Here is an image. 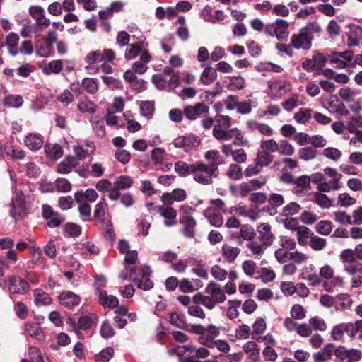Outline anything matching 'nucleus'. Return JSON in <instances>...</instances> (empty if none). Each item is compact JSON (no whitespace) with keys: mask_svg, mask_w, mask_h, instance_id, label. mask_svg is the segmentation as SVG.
<instances>
[{"mask_svg":"<svg viewBox=\"0 0 362 362\" xmlns=\"http://www.w3.org/2000/svg\"><path fill=\"white\" fill-rule=\"evenodd\" d=\"M232 118L228 115H218L215 118V125L213 129V136L220 141H229L234 138L233 144L238 146H246L248 141L244 137L242 132L237 127L229 128L231 126Z\"/></svg>","mask_w":362,"mask_h":362,"instance_id":"1","label":"nucleus"},{"mask_svg":"<svg viewBox=\"0 0 362 362\" xmlns=\"http://www.w3.org/2000/svg\"><path fill=\"white\" fill-rule=\"evenodd\" d=\"M206 295L196 293L192 300L194 303L202 304L208 310H213L217 304L223 303L226 299L224 291L214 281H210L205 288Z\"/></svg>","mask_w":362,"mask_h":362,"instance_id":"2","label":"nucleus"},{"mask_svg":"<svg viewBox=\"0 0 362 362\" xmlns=\"http://www.w3.org/2000/svg\"><path fill=\"white\" fill-rule=\"evenodd\" d=\"M321 30L322 28L317 22H310L300 28L298 33L291 35L290 45L296 49L308 50L311 47L314 34L320 33Z\"/></svg>","mask_w":362,"mask_h":362,"instance_id":"3","label":"nucleus"},{"mask_svg":"<svg viewBox=\"0 0 362 362\" xmlns=\"http://www.w3.org/2000/svg\"><path fill=\"white\" fill-rule=\"evenodd\" d=\"M320 276L325 280L322 286L327 292H332L336 287L344 286L343 278L334 276V270L329 264H325L320 269Z\"/></svg>","mask_w":362,"mask_h":362,"instance_id":"4","label":"nucleus"},{"mask_svg":"<svg viewBox=\"0 0 362 362\" xmlns=\"http://www.w3.org/2000/svg\"><path fill=\"white\" fill-rule=\"evenodd\" d=\"M339 260L343 265L344 271L349 275L362 273V263L354 257L352 249L343 250L339 255Z\"/></svg>","mask_w":362,"mask_h":362,"instance_id":"5","label":"nucleus"},{"mask_svg":"<svg viewBox=\"0 0 362 362\" xmlns=\"http://www.w3.org/2000/svg\"><path fill=\"white\" fill-rule=\"evenodd\" d=\"M192 175L197 182L203 185L211 184L213 181L212 177H218L217 175L206 167V164L202 162L195 163V166Z\"/></svg>","mask_w":362,"mask_h":362,"instance_id":"6","label":"nucleus"},{"mask_svg":"<svg viewBox=\"0 0 362 362\" xmlns=\"http://www.w3.org/2000/svg\"><path fill=\"white\" fill-rule=\"evenodd\" d=\"M133 179L128 175H120L115 178L113 182V187L108 194V198L111 201H116L120 197V190H127L132 187Z\"/></svg>","mask_w":362,"mask_h":362,"instance_id":"7","label":"nucleus"},{"mask_svg":"<svg viewBox=\"0 0 362 362\" xmlns=\"http://www.w3.org/2000/svg\"><path fill=\"white\" fill-rule=\"evenodd\" d=\"M152 271L148 266H143L138 269L136 277H134L133 281L137 287L144 291H148L153 286V281L149 279Z\"/></svg>","mask_w":362,"mask_h":362,"instance_id":"8","label":"nucleus"},{"mask_svg":"<svg viewBox=\"0 0 362 362\" xmlns=\"http://www.w3.org/2000/svg\"><path fill=\"white\" fill-rule=\"evenodd\" d=\"M173 144L175 148H182L186 152H189L199 146L200 139L198 136L192 135L180 136L174 139Z\"/></svg>","mask_w":362,"mask_h":362,"instance_id":"9","label":"nucleus"},{"mask_svg":"<svg viewBox=\"0 0 362 362\" xmlns=\"http://www.w3.org/2000/svg\"><path fill=\"white\" fill-rule=\"evenodd\" d=\"M10 206L11 207L10 214L13 218L24 217L27 209L25 194L21 192L17 193L16 199L11 202Z\"/></svg>","mask_w":362,"mask_h":362,"instance_id":"10","label":"nucleus"},{"mask_svg":"<svg viewBox=\"0 0 362 362\" xmlns=\"http://www.w3.org/2000/svg\"><path fill=\"white\" fill-rule=\"evenodd\" d=\"M209 112V107L203 103H197L194 105H187L184 107L183 114L189 120H195L202 117Z\"/></svg>","mask_w":362,"mask_h":362,"instance_id":"11","label":"nucleus"},{"mask_svg":"<svg viewBox=\"0 0 362 362\" xmlns=\"http://www.w3.org/2000/svg\"><path fill=\"white\" fill-rule=\"evenodd\" d=\"M42 216L47 221V224L50 228L59 227L65 220L62 215L47 204L42 206Z\"/></svg>","mask_w":362,"mask_h":362,"instance_id":"12","label":"nucleus"},{"mask_svg":"<svg viewBox=\"0 0 362 362\" xmlns=\"http://www.w3.org/2000/svg\"><path fill=\"white\" fill-rule=\"evenodd\" d=\"M172 204H163L156 207V211L165 220L164 225L170 227L177 224V211L172 206Z\"/></svg>","mask_w":362,"mask_h":362,"instance_id":"13","label":"nucleus"},{"mask_svg":"<svg viewBox=\"0 0 362 362\" xmlns=\"http://www.w3.org/2000/svg\"><path fill=\"white\" fill-rule=\"evenodd\" d=\"M148 44L143 40H139L134 43L129 44L126 47L124 57L127 60H132L139 55L140 56L144 51H148L146 47Z\"/></svg>","mask_w":362,"mask_h":362,"instance_id":"14","label":"nucleus"},{"mask_svg":"<svg viewBox=\"0 0 362 362\" xmlns=\"http://www.w3.org/2000/svg\"><path fill=\"white\" fill-rule=\"evenodd\" d=\"M204 158L209 161L206 167L218 175V166L224 163L220 153L217 150H209L205 153Z\"/></svg>","mask_w":362,"mask_h":362,"instance_id":"15","label":"nucleus"},{"mask_svg":"<svg viewBox=\"0 0 362 362\" xmlns=\"http://www.w3.org/2000/svg\"><path fill=\"white\" fill-rule=\"evenodd\" d=\"M180 223L184 226L182 229V234L188 238H194L195 235L194 228L197 226V222L188 211H186L183 213Z\"/></svg>","mask_w":362,"mask_h":362,"instance_id":"16","label":"nucleus"},{"mask_svg":"<svg viewBox=\"0 0 362 362\" xmlns=\"http://www.w3.org/2000/svg\"><path fill=\"white\" fill-rule=\"evenodd\" d=\"M344 333L353 338L354 329L352 322L340 323L335 325L331 332V337L334 341H340L343 339Z\"/></svg>","mask_w":362,"mask_h":362,"instance_id":"17","label":"nucleus"},{"mask_svg":"<svg viewBox=\"0 0 362 362\" xmlns=\"http://www.w3.org/2000/svg\"><path fill=\"white\" fill-rule=\"evenodd\" d=\"M186 198V191L183 189L176 188L171 192H164L160 197V200L163 204H173L175 202H183Z\"/></svg>","mask_w":362,"mask_h":362,"instance_id":"18","label":"nucleus"},{"mask_svg":"<svg viewBox=\"0 0 362 362\" xmlns=\"http://www.w3.org/2000/svg\"><path fill=\"white\" fill-rule=\"evenodd\" d=\"M9 291L12 293H25L29 288L28 283L22 278L16 276H11L8 279Z\"/></svg>","mask_w":362,"mask_h":362,"instance_id":"19","label":"nucleus"},{"mask_svg":"<svg viewBox=\"0 0 362 362\" xmlns=\"http://www.w3.org/2000/svg\"><path fill=\"white\" fill-rule=\"evenodd\" d=\"M349 28L347 45L349 47L358 46L359 40L362 38V28L355 24L349 25Z\"/></svg>","mask_w":362,"mask_h":362,"instance_id":"20","label":"nucleus"},{"mask_svg":"<svg viewBox=\"0 0 362 362\" xmlns=\"http://www.w3.org/2000/svg\"><path fill=\"white\" fill-rule=\"evenodd\" d=\"M103 61V58L102 57L101 50H95L91 51L85 57V62L88 64V66H86V71L89 74L96 73L98 70V68H95L93 64L95 63H99Z\"/></svg>","mask_w":362,"mask_h":362,"instance_id":"21","label":"nucleus"},{"mask_svg":"<svg viewBox=\"0 0 362 362\" xmlns=\"http://www.w3.org/2000/svg\"><path fill=\"white\" fill-rule=\"evenodd\" d=\"M24 144L30 151H36L42 148L44 141L40 134L30 133L25 136Z\"/></svg>","mask_w":362,"mask_h":362,"instance_id":"22","label":"nucleus"},{"mask_svg":"<svg viewBox=\"0 0 362 362\" xmlns=\"http://www.w3.org/2000/svg\"><path fill=\"white\" fill-rule=\"evenodd\" d=\"M52 45L51 42L45 38H40L35 42L36 54L40 57L46 58L52 55Z\"/></svg>","mask_w":362,"mask_h":362,"instance_id":"23","label":"nucleus"},{"mask_svg":"<svg viewBox=\"0 0 362 362\" xmlns=\"http://www.w3.org/2000/svg\"><path fill=\"white\" fill-rule=\"evenodd\" d=\"M259 236V240L266 245H271L274 240V236L271 232V226L267 223H261L257 229Z\"/></svg>","mask_w":362,"mask_h":362,"instance_id":"24","label":"nucleus"},{"mask_svg":"<svg viewBox=\"0 0 362 362\" xmlns=\"http://www.w3.org/2000/svg\"><path fill=\"white\" fill-rule=\"evenodd\" d=\"M58 298L60 304L69 308L76 306L80 303V298L71 291L62 292Z\"/></svg>","mask_w":362,"mask_h":362,"instance_id":"25","label":"nucleus"},{"mask_svg":"<svg viewBox=\"0 0 362 362\" xmlns=\"http://www.w3.org/2000/svg\"><path fill=\"white\" fill-rule=\"evenodd\" d=\"M98 197L97 192L92 188H89L86 191L78 190L74 194V198L77 203H86V201L94 202Z\"/></svg>","mask_w":362,"mask_h":362,"instance_id":"26","label":"nucleus"},{"mask_svg":"<svg viewBox=\"0 0 362 362\" xmlns=\"http://www.w3.org/2000/svg\"><path fill=\"white\" fill-rule=\"evenodd\" d=\"M151 59V56L148 51H144L139 57V60L132 64L133 71L139 74L145 73L148 69L146 64Z\"/></svg>","mask_w":362,"mask_h":362,"instance_id":"27","label":"nucleus"},{"mask_svg":"<svg viewBox=\"0 0 362 362\" xmlns=\"http://www.w3.org/2000/svg\"><path fill=\"white\" fill-rule=\"evenodd\" d=\"M28 12L30 16L35 21L34 23H51L50 20L46 17L45 11L42 7L40 6H31L28 9Z\"/></svg>","mask_w":362,"mask_h":362,"instance_id":"28","label":"nucleus"},{"mask_svg":"<svg viewBox=\"0 0 362 362\" xmlns=\"http://www.w3.org/2000/svg\"><path fill=\"white\" fill-rule=\"evenodd\" d=\"M98 295L99 303L104 308H115L118 306L119 300L117 297L108 295L107 291L100 290Z\"/></svg>","mask_w":362,"mask_h":362,"instance_id":"29","label":"nucleus"},{"mask_svg":"<svg viewBox=\"0 0 362 362\" xmlns=\"http://www.w3.org/2000/svg\"><path fill=\"white\" fill-rule=\"evenodd\" d=\"M204 214L213 226L221 227L222 226L223 219L221 213L218 212V211L213 207L207 208L204 211Z\"/></svg>","mask_w":362,"mask_h":362,"instance_id":"30","label":"nucleus"},{"mask_svg":"<svg viewBox=\"0 0 362 362\" xmlns=\"http://www.w3.org/2000/svg\"><path fill=\"white\" fill-rule=\"evenodd\" d=\"M342 175H339L337 178H332L329 181H324L323 183L317 186L320 192H329L331 191L338 190L341 187L340 180Z\"/></svg>","mask_w":362,"mask_h":362,"instance_id":"31","label":"nucleus"},{"mask_svg":"<svg viewBox=\"0 0 362 362\" xmlns=\"http://www.w3.org/2000/svg\"><path fill=\"white\" fill-rule=\"evenodd\" d=\"M244 352L249 355L250 358L254 361H259L260 358V349L254 341H249L243 346Z\"/></svg>","mask_w":362,"mask_h":362,"instance_id":"32","label":"nucleus"},{"mask_svg":"<svg viewBox=\"0 0 362 362\" xmlns=\"http://www.w3.org/2000/svg\"><path fill=\"white\" fill-rule=\"evenodd\" d=\"M329 109L330 112H336L340 116H346L349 114L344 103L334 96L331 97L329 100Z\"/></svg>","mask_w":362,"mask_h":362,"instance_id":"33","label":"nucleus"},{"mask_svg":"<svg viewBox=\"0 0 362 362\" xmlns=\"http://www.w3.org/2000/svg\"><path fill=\"white\" fill-rule=\"evenodd\" d=\"M276 37L279 40L283 41L288 37V23L284 19H277L275 23Z\"/></svg>","mask_w":362,"mask_h":362,"instance_id":"34","label":"nucleus"},{"mask_svg":"<svg viewBox=\"0 0 362 362\" xmlns=\"http://www.w3.org/2000/svg\"><path fill=\"white\" fill-rule=\"evenodd\" d=\"M195 163L188 164L180 160L174 164V170L180 177H187L192 173Z\"/></svg>","mask_w":362,"mask_h":362,"instance_id":"35","label":"nucleus"},{"mask_svg":"<svg viewBox=\"0 0 362 362\" xmlns=\"http://www.w3.org/2000/svg\"><path fill=\"white\" fill-rule=\"evenodd\" d=\"M310 179L307 175H301L296 180H294L295 187L293 192L297 195H300L305 189L310 187Z\"/></svg>","mask_w":362,"mask_h":362,"instance_id":"36","label":"nucleus"},{"mask_svg":"<svg viewBox=\"0 0 362 362\" xmlns=\"http://www.w3.org/2000/svg\"><path fill=\"white\" fill-rule=\"evenodd\" d=\"M25 331L33 338L42 341L45 339V334L42 329L35 323L27 322L24 325Z\"/></svg>","mask_w":362,"mask_h":362,"instance_id":"37","label":"nucleus"},{"mask_svg":"<svg viewBox=\"0 0 362 362\" xmlns=\"http://www.w3.org/2000/svg\"><path fill=\"white\" fill-rule=\"evenodd\" d=\"M34 303L37 306L47 305L52 303L49 295L41 289L34 291Z\"/></svg>","mask_w":362,"mask_h":362,"instance_id":"38","label":"nucleus"},{"mask_svg":"<svg viewBox=\"0 0 362 362\" xmlns=\"http://www.w3.org/2000/svg\"><path fill=\"white\" fill-rule=\"evenodd\" d=\"M267 324L263 318L257 319L252 324V337L254 340L259 341L260 336L265 331Z\"/></svg>","mask_w":362,"mask_h":362,"instance_id":"39","label":"nucleus"},{"mask_svg":"<svg viewBox=\"0 0 362 362\" xmlns=\"http://www.w3.org/2000/svg\"><path fill=\"white\" fill-rule=\"evenodd\" d=\"M19 41L18 35L11 32L6 37V45L8 47V52L12 56H16L18 53L17 47Z\"/></svg>","mask_w":362,"mask_h":362,"instance_id":"40","label":"nucleus"},{"mask_svg":"<svg viewBox=\"0 0 362 362\" xmlns=\"http://www.w3.org/2000/svg\"><path fill=\"white\" fill-rule=\"evenodd\" d=\"M217 77V72L215 69L207 66L202 71L200 76V81L204 85L211 84Z\"/></svg>","mask_w":362,"mask_h":362,"instance_id":"41","label":"nucleus"},{"mask_svg":"<svg viewBox=\"0 0 362 362\" xmlns=\"http://www.w3.org/2000/svg\"><path fill=\"white\" fill-rule=\"evenodd\" d=\"M313 232L305 226H300L296 230V238L300 245L304 246L307 244L308 239L312 237Z\"/></svg>","mask_w":362,"mask_h":362,"instance_id":"42","label":"nucleus"},{"mask_svg":"<svg viewBox=\"0 0 362 362\" xmlns=\"http://www.w3.org/2000/svg\"><path fill=\"white\" fill-rule=\"evenodd\" d=\"M107 209V204L105 202H98L94 209V217L98 221L102 223H105L110 221L109 219L105 217L106 211Z\"/></svg>","mask_w":362,"mask_h":362,"instance_id":"43","label":"nucleus"},{"mask_svg":"<svg viewBox=\"0 0 362 362\" xmlns=\"http://www.w3.org/2000/svg\"><path fill=\"white\" fill-rule=\"evenodd\" d=\"M28 356L33 362H52L46 356H43L39 348L30 346L28 350Z\"/></svg>","mask_w":362,"mask_h":362,"instance_id":"44","label":"nucleus"},{"mask_svg":"<svg viewBox=\"0 0 362 362\" xmlns=\"http://www.w3.org/2000/svg\"><path fill=\"white\" fill-rule=\"evenodd\" d=\"M240 252V250L237 247H232L226 244L222 246L223 256L230 262H233L239 255Z\"/></svg>","mask_w":362,"mask_h":362,"instance_id":"45","label":"nucleus"},{"mask_svg":"<svg viewBox=\"0 0 362 362\" xmlns=\"http://www.w3.org/2000/svg\"><path fill=\"white\" fill-rule=\"evenodd\" d=\"M45 150L47 156L54 160L59 159L63 154L62 146L57 144H46Z\"/></svg>","mask_w":362,"mask_h":362,"instance_id":"46","label":"nucleus"},{"mask_svg":"<svg viewBox=\"0 0 362 362\" xmlns=\"http://www.w3.org/2000/svg\"><path fill=\"white\" fill-rule=\"evenodd\" d=\"M322 192H317L313 194L314 202L323 209H328L332 205V201L329 197Z\"/></svg>","mask_w":362,"mask_h":362,"instance_id":"47","label":"nucleus"},{"mask_svg":"<svg viewBox=\"0 0 362 362\" xmlns=\"http://www.w3.org/2000/svg\"><path fill=\"white\" fill-rule=\"evenodd\" d=\"M279 144L274 139L262 140L260 143V148L262 151L268 154L278 152L279 150Z\"/></svg>","mask_w":362,"mask_h":362,"instance_id":"48","label":"nucleus"},{"mask_svg":"<svg viewBox=\"0 0 362 362\" xmlns=\"http://www.w3.org/2000/svg\"><path fill=\"white\" fill-rule=\"evenodd\" d=\"M313 112V110L303 107L294 114L293 118L299 124H305L312 117Z\"/></svg>","mask_w":362,"mask_h":362,"instance_id":"49","label":"nucleus"},{"mask_svg":"<svg viewBox=\"0 0 362 362\" xmlns=\"http://www.w3.org/2000/svg\"><path fill=\"white\" fill-rule=\"evenodd\" d=\"M63 68V63L62 60H52L45 66L42 69V72L46 75L51 74H59Z\"/></svg>","mask_w":362,"mask_h":362,"instance_id":"50","label":"nucleus"},{"mask_svg":"<svg viewBox=\"0 0 362 362\" xmlns=\"http://www.w3.org/2000/svg\"><path fill=\"white\" fill-rule=\"evenodd\" d=\"M311 329L324 332L327 329V325L324 319L319 316H314L308 320Z\"/></svg>","mask_w":362,"mask_h":362,"instance_id":"51","label":"nucleus"},{"mask_svg":"<svg viewBox=\"0 0 362 362\" xmlns=\"http://www.w3.org/2000/svg\"><path fill=\"white\" fill-rule=\"evenodd\" d=\"M259 243L257 241L252 240L247 245L255 258H259L263 255L265 249L269 247V245H264V243Z\"/></svg>","mask_w":362,"mask_h":362,"instance_id":"52","label":"nucleus"},{"mask_svg":"<svg viewBox=\"0 0 362 362\" xmlns=\"http://www.w3.org/2000/svg\"><path fill=\"white\" fill-rule=\"evenodd\" d=\"M303 105L298 94L293 95L290 98L281 103L283 108L288 112L293 110L298 105Z\"/></svg>","mask_w":362,"mask_h":362,"instance_id":"53","label":"nucleus"},{"mask_svg":"<svg viewBox=\"0 0 362 362\" xmlns=\"http://www.w3.org/2000/svg\"><path fill=\"white\" fill-rule=\"evenodd\" d=\"M362 128V116H356L350 118L347 123V130L351 134H356Z\"/></svg>","mask_w":362,"mask_h":362,"instance_id":"54","label":"nucleus"},{"mask_svg":"<svg viewBox=\"0 0 362 362\" xmlns=\"http://www.w3.org/2000/svg\"><path fill=\"white\" fill-rule=\"evenodd\" d=\"M315 228L317 233L328 235L332 232V223L329 221L322 220L316 224Z\"/></svg>","mask_w":362,"mask_h":362,"instance_id":"55","label":"nucleus"},{"mask_svg":"<svg viewBox=\"0 0 362 362\" xmlns=\"http://www.w3.org/2000/svg\"><path fill=\"white\" fill-rule=\"evenodd\" d=\"M165 154V150L163 148L157 147L153 148L151 153V158L153 165L156 166L161 164L164 160Z\"/></svg>","mask_w":362,"mask_h":362,"instance_id":"56","label":"nucleus"},{"mask_svg":"<svg viewBox=\"0 0 362 362\" xmlns=\"http://www.w3.org/2000/svg\"><path fill=\"white\" fill-rule=\"evenodd\" d=\"M245 86V79L241 76H233L230 78L228 89L231 91L242 90Z\"/></svg>","mask_w":362,"mask_h":362,"instance_id":"57","label":"nucleus"},{"mask_svg":"<svg viewBox=\"0 0 362 362\" xmlns=\"http://www.w3.org/2000/svg\"><path fill=\"white\" fill-rule=\"evenodd\" d=\"M274 157L272 154H268L267 153L262 151H259L257 153V156L255 159L262 168L269 166L273 161Z\"/></svg>","mask_w":362,"mask_h":362,"instance_id":"58","label":"nucleus"},{"mask_svg":"<svg viewBox=\"0 0 362 362\" xmlns=\"http://www.w3.org/2000/svg\"><path fill=\"white\" fill-rule=\"evenodd\" d=\"M229 307L227 309V317L233 320L238 317L239 312L238 308L240 306L241 302L238 300H231L228 301Z\"/></svg>","mask_w":362,"mask_h":362,"instance_id":"59","label":"nucleus"},{"mask_svg":"<svg viewBox=\"0 0 362 362\" xmlns=\"http://www.w3.org/2000/svg\"><path fill=\"white\" fill-rule=\"evenodd\" d=\"M113 355V348L107 347L95 354L94 358L96 362H107L112 358Z\"/></svg>","mask_w":362,"mask_h":362,"instance_id":"60","label":"nucleus"},{"mask_svg":"<svg viewBox=\"0 0 362 362\" xmlns=\"http://www.w3.org/2000/svg\"><path fill=\"white\" fill-rule=\"evenodd\" d=\"M23 103V99L18 95H10L4 99L5 105L10 107L18 108L22 106Z\"/></svg>","mask_w":362,"mask_h":362,"instance_id":"61","label":"nucleus"},{"mask_svg":"<svg viewBox=\"0 0 362 362\" xmlns=\"http://www.w3.org/2000/svg\"><path fill=\"white\" fill-rule=\"evenodd\" d=\"M272 88L276 89V96L281 97L291 89V86L287 81H279L272 84Z\"/></svg>","mask_w":362,"mask_h":362,"instance_id":"62","label":"nucleus"},{"mask_svg":"<svg viewBox=\"0 0 362 362\" xmlns=\"http://www.w3.org/2000/svg\"><path fill=\"white\" fill-rule=\"evenodd\" d=\"M5 153L8 156L16 160H22L25 156V153L23 150L16 148L13 146H6Z\"/></svg>","mask_w":362,"mask_h":362,"instance_id":"63","label":"nucleus"},{"mask_svg":"<svg viewBox=\"0 0 362 362\" xmlns=\"http://www.w3.org/2000/svg\"><path fill=\"white\" fill-rule=\"evenodd\" d=\"M78 109L82 112L93 113L95 112V105L87 98L82 99L77 105Z\"/></svg>","mask_w":362,"mask_h":362,"instance_id":"64","label":"nucleus"}]
</instances>
